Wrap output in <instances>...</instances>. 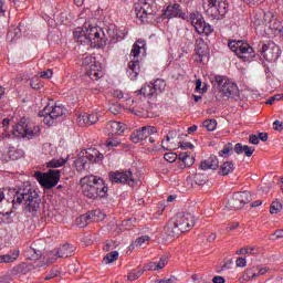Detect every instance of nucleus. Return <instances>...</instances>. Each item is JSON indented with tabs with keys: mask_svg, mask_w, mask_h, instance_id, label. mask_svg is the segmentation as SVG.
<instances>
[{
	"mask_svg": "<svg viewBox=\"0 0 283 283\" xmlns=\"http://www.w3.org/2000/svg\"><path fill=\"white\" fill-rule=\"evenodd\" d=\"M73 36L82 45L99 49L107 45L105 30L92 22V20H86L82 27H77L73 32Z\"/></svg>",
	"mask_w": 283,
	"mask_h": 283,
	"instance_id": "1",
	"label": "nucleus"
},
{
	"mask_svg": "<svg viewBox=\"0 0 283 283\" xmlns=\"http://www.w3.org/2000/svg\"><path fill=\"white\" fill-rule=\"evenodd\" d=\"M13 209L22 207L24 213H36L41 209V198L39 192L32 189L30 185H22L13 190Z\"/></svg>",
	"mask_w": 283,
	"mask_h": 283,
	"instance_id": "2",
	"label": "nucleus"
},
{
	"mask_svg": "<svg viewBox=\"0 0 283 283\" xmlns=\"http://www.w3.org/2000/svg\"><path fill=\"white\" fill-rule=\"evenodd\" d=\"M80 187L85 198L96 200V198H105L109 188L103 178L94 175H88L80 180Z\"/></svg>",
	"mask_w": 283,
	"mask_h": 283,
	"instance_id": "3",
	"label": "nucleus"
},
{
	"mask_svg": "<svg viewBox=\"0 0 283 283\" xmlns=\"http://www.w3.org/2000/svg\"><path fill=\"white\" fill-rule=\"evenodd\" d=\"M196 227V218L187 212H178L168 223L169 235H180L191 231Z\"/></svg>",
	"mask_w": 283,
	"mask_h": 283,
	"instance_id": "4",
	"label": "nucleus"
},
{
	"mask_svg": "<svg viewBox=\"0 0 283 283\" xmlns=\"http://www.w3.org/2000/svg\"><path fill=\"white\" fill-rule=\"evenodd\" d=\"M147 52V42L145 40H137L130 50L129 62L126 74L130 81H136L138 74H140V60L138 56Z\"/></svg>",
	"mask_w": 283,
	"mask_h": 283,
	"instance_id": "5",
	"label": "nucleus"
},
{
	"mask_svg": "<svg viewBox=\"0 0 283 283\" xmlns=\"http://www.w3.org/2000/svg\"><path fill=\"white\" fill-rule=\"evenodd\" d=\"M67 109L63 104H48L40 113L39 116L43 118L44 125L52 127L54 125V120L56 118H61V116H65Z\"/></svg>",
	"mask_w": 283,
	"mask_h": 283,
	"instance_id": "6",
	"label": "nucleus"
},
{
	"mask_svg": "<svg viewBox=\"0 0 283 283\" xmlns=\"http://www.w3.org/2000/svg\"><path fill=\"white\" fill-rule=\"evenodd\" d=\"M228 48L239 56V59H244L245 61H251L255 57V52L248 42L242 40H233L229 42Z\"/></svg>",
	"mask_w": 283,
	"mask_h": 283,
	"instance_id": "7",
	"label": "nucleus"
},
{
	"mask_svg": "<svg viewBox=\"0 0 283 283\" xmlns=\"http://www.w3.org/2000/svg\"><path fill=\"white\" fill-rule=\"evenodd\" d=\"M34 178L44 189H52L61 180V170H49L48 172L36 171Z\"/></svg>",
	"mask_w": 283,
	"mask_h": 283,
	"instance_id": "8",
	"label": "nucleus"
},
{
	"mask_svg": "<svg viewBox=\"0 0 283 283\" xmlns=\"http://www.w3.org/2000/svg\"><path fill=\"white\" fill-rule=\"evenodd\" d=\"M259 52L261 59L268 61V63H275V61H277L282 54V50H280V46L274 42L260 44Z\"/></svg>",
	"mask_w": 283,
	"mask_h": 283,
	"instance_id": "9",
	"label": "nucleus"
},
{
	"mask_svg": "<svg viewBox=\"0 0 283 283\" xmlns=\"http://www.w3.org/2000/svg\"><path fill=\"white\" fill-rule=\"evenodd\" d=\"M83 67L86 72V76L91 81H98L103 76V70L101 63L96 62V57L87 55L83 60Z\"/></svg>",
	"mask_w": 283,
	"mask_h": 283,
	"instance_id": "10",
	"label": "nucleus"
},
{
	"mask_svg": "<svg viewBox=\"0 0 283 283\" xmlns=\"http://www.w3.org/2000/svg\"><path fill=\"white\" fill-rule=\"evenodd\" d=\"M202 8L208 17L217 20L222 19L227 12H229V4L227 3V0H217L213 2L210 7L212 11L207 9L205 1H202Z\"/></svg>",
	"mask_w": 283,
	"mask_h": 283,
	"instance_id": "11",
	"label": "nucleus"
},
{
	"mask_svg": "<svg viewBox=\"0 0 283 283\" xmlns=\"http://www.w3.org/2000/svg\"><path fill=\"white\" fill-rule=\"evenodd\" d=\"M190 21L198 34L209 36V34L213 32V28L211 27V24L205 22V18L199 12L191 13Z\"/></svg>",
	"mask_w": 283,
	"mask_h": 283,
	"instance_id": "12",
	"label": "nucleus"
},
{
	"mask_svg": "<svg viewBox=\"0 0 283 283\" xmlns=\"http://www.w3.org/2000/svg\"><path fill=\"white\" fill-rule=\"evenodd\" d=\"M109 178L112 182H119L122 185L128 184L130 187H134V185H136V180H134V175L129 170L122 172H111Z\"/></svg>",
	"mask_w": 283,
	"mask_h": 283,
	"instance_id": "13",
	"label": "nucleus"
},
{
	"mask_svg": "<svg viewBox=\"0 0 283 283\" xmlns=\"http://www.w3.org/2000/svg\"><path fill=\"white\" fill-rule=\"evenodd\" d=\"M157 132L158 129H156L154 126H144L140 129L133 132L130 139L134 143H140L143 140H147L149 136L156 134Z\"/></svg>",
	"mask_w": 283,
	"mask_h": 283,
	"instance_id": "14",
	"label": "nucleus"
},
{
	"mask_svg": "<svg viewBox=\"0 0 283 283\" xmlns=\"http://www.w3.org/2000/svg\"><path fill=\"white\" fill-rule=\"evenodd\" d=\"M207 56H209V46L205 43V40L197 39L195 43V61L202 63Z\"/></svg>",
	"mask_w": 283,
	"mask_h": 283,
	"instance_id": "15",
	"label": "nucleus"
},
{
	"mask_svg": "<svg viewBox=\"0 0 283 283\" xmlns=\"http://www.w3.org/2000/svg\"><path fill=\"white\" fill-rule=\"evenodd\" d=\"M237 94H238V85H235V83L229 80H226L219 91V101H222V98H233V96Z\"/></svg>",
	"mask_w": 283,
	"mask_h": 283,
	"instance_id": "16",
	"label": "nucleus"
},
{
	"mask_svg": "<svg viewBox=\"0 0 283 283\" xmlns=\"http://www.w3.org/2000/svg\"><path fill=\"white\" fill-rule=\"evenodd\" d=\"M252 197L251 192L243 191V192H237L233 196V199L231 200L232 209H242L247 203L251 202Z\"/></svg>",
	"mask_w": 283,
	"mask_h": 283,
	"instance_id": "17",
	"label": "nucleus"
},
{
	"mask_svg": "<svg viewBox=\"0 0 283 283\" xmlns=\"http://www.w3.org/2000/svg\"><path fill=\"white\" fill-rule=\"evenodd\" d=\"M125 129H127V125L120 122L111 120L106 124V132L112 136H120Z\"/></svg>",
	"mask_w": 283,
	"mask_h": 283,
	"instance_id": "18",
	"label": "nucleus"
},
{
	"mask_svg": "<svg viewBox=\"0 0 283 283\" xmlns=\"http://www.w3.org/2000/svg\"><path fill=\"white\" fill-rule=\"evenodd\" d=\"M164 15L166 19H174L176 17L179 19H186L187 17V14L180 9V4L177 3L168 6L164 12Z\"/></svg>",
	"mask_w": 283,
	"mask_h": 283,
	"instance_id": "19",
	"label": "nucleus"
},
{
	"mask_svg": "<svg viewBox=\"0 0 283 283\" xmlns=\"http://www.w3.org/2000/svg\"><path fill=\"white\" fill-rule=\"evenodd\" d=\"M105 36H106V44L107 41H112V43H116L117 41H120L123 39V32L118 30V28L114 24H111L108 28L104 29Z\"/></svg>",
	"mask_w": 283,
	"mask_h": 283,
	"instance_id": "20",
	"label": "nucleus"
},
{
	"mask_svg": "<svg viewBox=\"0 0 283 283\" xmlns=\"http://www.w3.org/2000/svg\"><path fill=\"white\" fill-rule=\"evenodd\" d=\"M75 251L74 245L66 243L64 245H61L59 249L54 250L55 256L52 258V260H57L59 258H70Z\"/></svg>",
	"mask_w": 283,
	"mask_h": 283,
	"instance_id": "21",
	"label": "nucleus"
},
{
	"mask_svg": "<svg viewBox=\"0 0 283 283\" xmlns=\"http://www.w3.org/2000/svg\"><path fill=\"white\" fill-rule=\"evenodd\" d=\"M220 167V161H218V157L210 156L208 159L202 160L199 165V169L202 171H209V169L216 170Z\"/></svg>",
	"mask_w": 283,
	"mask_h": 283,
	"instance_id": "22",
	"label": "nucleus"
},
{
	"mask_svg": "<svg viewBox=\"0 0 283 283\" xmlns=\"http://www.w3.org/2000/svg\"><path fill=\"white\" fill-rule=\"evenodd\" d=\"M82 156H84L88 163H101L104 158L103 154L96 148H88L85 153H82Z\"/></svg>",
	"mask_w": 283,
	"mask_h": 283,
	"instance_id": "23",
	"label": "nucleus"
},
{
	"mask_svg": "<svg viewBox=\"0 0 283 283\" xmlns=\"http://www.w3.org/2000/svg\"><path fill=\"white\" fill-rule=\"evenodd\" d=\"M41 134V126L36 125L34 122H30L27 119L25 124V137L27 138H34Z\"/></svg>",
	"mask_w": 283,
	"mask_h": 283,
	"instance_id": "24",
	"label": "nucleus"
},
{
	"mask_svg": "<svg viewBox=\"0 0 283 283\" xmlns=\"http://www.w3.org/2000/svg\"><path fill=\"white\" fill-rule=\"evenodd\" d=\"M135 14L137 19L145 21V19H147V15L151 14V11H149V6L146 2L137 3L135 4Z\"/></svg>",
	"mask_w": 283,
	"mask_h": 283,
	"instance_id": "25",
	"label": "nucleus"
},
{
	"mask_svg": "<svg viewBox=\"0 0 283 283\" xmlns=\"http://www.w3.org/2000/svg\"><path fill=\"white\" fill-rule=\"evenodd\" d=\"M25 124H27V119L21 118L19 124L13 126V130H12L13 136H15L17 138H25Z\"/></svg>",
	"mask_w": 283,
	"mask_h": 283,
	"instance_id": "26",
	"label": "nucleus"
},
{
	"mask_svg": "<svg viewBox=\"0 0 283 283\" xmlns=\"http://www.w3.org/2000/svg\"><path fill=\"white\" fill-rule=\"evenodd\" d=\"M167 256H161L158 262H150L146 264V271H160L164 266H167Z\"/></svg>",
	"mask_w": 283,
	"mask_h": 283,
	"instance_id": "27",
	"label": "nucleus"
},
{
	"mask_svg": "<svg viewBox=\"0 0 283 283\" xmlns=\"http://www.w3.org/2000/svg\"><path fill=\"white\" fill-rule=\"evenodd\" d=\"M151 238L149 235H142L137 238L130 245H129V251H134V249H142L147 247V242H149Z\"/></svg>",
	"mask_w": 283,
	"mask_h": 283,
	"instance_id": "28",
	"label": "nucleus"
},
{
	"mask_svg": "<svg viewBox=\"0 0 283 283\" xmlns=\"http://www.w3.org/2000/svg\"><path fill=\"white\" fill-rule=\"evenodd\" d=\"M234 151L235 154H244L248 156V158H251L253 156V151H255L254 147L248 146V145H242V144H235L234 146Z\"/></svg>",
	"mask_w": 283,
	"mask_h": 283,
	"instance_id": "29",
	"label": "nucleus"
},
{
	"mask_svg": "<svg viewBox=\"0 0 283 283\" xmlns=\"http://www.w3.org/2000/svg\"><path fill=\"white\" fill-rule=\"evenodd\" d=\"M20 251L13 250L11 254H3L0 255V264H12V262H15V260L19 259Z\"/></svg>",
	"mask_w": 283,
	"mask_h": 283,
	"instance_id": "30",
	"label": "nucleus"
},
{
	"mask_svg": "<svg viewBox=\"0 0 283 283\" xmlns=\"http://www.w3.org/2000/svg\"><path fill=\"white\" fill-rule=\"evenodd\" d=\"M139 94H143L145 98H151V96H156V88H154V84L147 83L140 88Z\"/></svg>",
	"mask_w": 283,
	"mask_h": 283,
	"instance_id": "31",
	"label": "nucleus"
},
{
	"mask_svg": "<svg viewBox=\"0 0 283 283\" xmlns=\"http://www.w3.org/2000/svg\"><path fill=\"white\" fill-rule=\"evenodd\" d=\"M235 170V165L232 161H226L220 166L219 174L221 176H229Z\"/></svg>",
	"mask_w": 283,
	"mask_h": 283,
	"instance_id": "32",
	"label": "nucleus"
},
{
	"mask_svg": "<svg viewBox=\"0 0 283 283\" xmlns=\"http://www.w3.org/2000/svg\"><path fill=\"white\" fill-rule=\"evenodd\" d=\"M76 226L80 228V229H83L85 227H87V224H90V222H92V213L88 212V213H85V214H82L77 219H76Z\"/></svg>",
	"mask_w": 283,
	"mask_h": 283,
	"instance_id": "33",
	"label": "nucleus"
},
{
	"mask_svg": "<svg viewBox=\"0 0 283 283\" xmlns=\"http://www.w3.org/2000/svg\"><path fill=\"white\" fill-rule=\"evenodd\" d=\"M65 163H67V158H65V159H63V158H59V159L54 158V159H52V160H50L48 163V167H49V169H56L59 167H63V165H65Z\"/></svg>",
	"mask_w": 283,
	"mask_h": 283,
	"instance_id": "34",
	"label": "nucleus"
},
{
	"mask_svg": "<svg viewBox=\"0 0 283 283\" xmlns=\"http://www.w3.org/2000/svg\"><path fill=\"white\" fill-rule=\"evenodd\" d=\"M155 90V94H158V92H165V88L167 87V83L165 80L157 78L154 83H151Z\"/></svg>",
	"mask_w": 283,
	"mask_h": 283,
	"instance_id": "35",
	"label": "nucleus"
},
{
	"mask_svg": "<svg viewBox=\"0 0 283 283\" xmlns=\"http://www.w3.org/2000/svg\"><path fill=\"white\" fill-rule=\"evenodd\" d=\"M76 123L80 127L90 126V118L87 117V113H81L76 118Z\"/></svg>",
	"mask_w": 283,
	"mask_h": 283,
	"instance_id": "36",
	"label": "nucleus"
},
{
	"mask_svg": "<svg viewBox=\"0 0 283 283\" xmlns=\"http://www.w3.org/2000/svg\"><path fill=\"white\" fill-rule=\"evenodd\" d=\"M174 143H171V139L165 136V139L161 140V149L163 151H171L174 149Z\"/></svg>",
	"mask_w": 283,
	"mask_h": 283,
	"instance_id": "37",
	"label": "nucleus"
},
{
	"mask_svg": "<svg viewBox=\"0 0 283 283\" xmlns=\"http://www.w3.org/2000/svg\"><path fill=\"white\" fill-rule=\"evenodd\" d=\"M42 151L45 156H54L56 148L52 144L46 143L43 145Z\"/></svg>",
	"mask_w": 283,
	"mask_h": 283,
	"instance_id": "38",
	"label": "nucleus"
},
{
	"mask_svg": "<svg viewBox=\"0 0 283 283\" xmlns=\"http://www.w3.org/2000/svg\"><path fill=\"white\" fill-rule=\"evenodd\" d=\"M118 260V251H113L104 256L105 264H112Z\"/></svg>",
	"mask_w": 283,
	"mask_h": 283,
	"instance_id": "39",
	"label": "nucleus"
},
{
	"mask_svg": "<svg viewBox=\"0 0 283 283\" xmlns=\"http://www.w3.org/2000/svg\"><path fill=\"white\" fill-rule=\"evenodd\" d=\"M85 165H87V160L85 159L84 155H82L75 160V167L77 171H83V169H85Z\"/></svg>",
	"mask_w": 283,
	"mask_h": 283,
	"instance_id": "40",
	"label": "nucleus"
},
{
	"mask_svg": "<svg viewBox=\"0 0 283 283\" xmlns=\"http://www.w3.org/2000/svg\"><path fill=\"white\" fill-rule=\"evenodd\" d=\"M231 149H233V145H224L223 148L219 151V156H221V158H229V156L231 155Z\"/></svg>",
	"mask_w": 283,
	"mask_h": 283,
	"instance_id": "41",
	"label": "nucleus"
},
{
	"mask_svg": "<svg viewBox=\"0 0 283 283\" xmlns=\"http://www.w3.org/2000/svg\"><path fill=\"white\" fill-rule=\"evenodd\" d=\"M203 127H206L208 132H216V127H218V122H216V119H207L203 122Z\"/></svg>",
	"mask_w": 283,
	"mask_h": 283,
	"instance_id": "42",
	"label": "nucleus"
},
{
	"mask_svg": "<svg viewBox=\"0 0 283 283\" xmlns=\"http://www.w3.org/2000/svg\"><path fill=\"white\" fill-rule=\"evenodd\" d=\"M8 155L11 160H19V158H21V156H23V151L15 150L14 147H12V148H10Z\"/></svg>",
	"mask_w": 283,
	"mask_h": 283,
	"instance_id": "43",
	"label": "nucleus"
},
{
	"mask_svg": "<svg viewBox=\"0 0 283 283\" xmlns=\"http://www.w3.org/2000/svg\"><path fill=\"white\" fill-rule=\"evenodd\" d=\"M143 273H144L143 269L134 270L130 273H128V280L130 282H134L135 280H138V277H140V275H143Z\"/></svg>",
	"mask_w": 283,
	"mask_h": 283,
	"instance_id": "44",
	"label": "nucleus"
},
{
	"mask_svg": "<svg viewBox=\"0 0 283 283\" xmlns=\"http://www.w3.org/2000/svg\"><path fill=\"white\" fill-rule=\"evenodd\" d=\"M282 211V203L280 201H273L270 207V213L275 214Z\"/></svg>",
	"mask_w": 283,
	"mask_h": 283,
	"instance_id": "45",
	"label": "nucleus"
},
{
	"mask_svg": "<svg viewBox=\"0 0 283 283\" xmlns=\"http://www.w3.org/2000/svg\"><path fill=\"white\" fill-rule=\"evenodd\" d=\"M108 111L111 112V114H114L116 116L117 114H120L123 112V107L120 106V104H111Z\"/></svg>",
	"mask_w": 283,
	"mask_h": 283,
	"instance_id": "46",
	"label": "nucleus"
},
{
	"mask_svg": "<svg viewBox=\"0 0 283 283\" xmlns=\"http://www.w3.org/2000/svg\"><path fill=\"white\" fill-rule=\"evenodd\" d=\"M87 117H88V125H96V123H98L99 120V115L98 113H87Z\"/></svg>",
	"mask_w": 283,
	"mask_h": 283,
	"instance_id": "47",
	"label": "nucleus"
},
{
	"mask_svg": "<svg viewBox=\"0 0 283 283\" xmlns=\"http://www.w3.org/2000/svg\"><path fill=\"white\" fill-rule=\"evenodd\" d=\"M177 158H178V155H176V153H167L164 155V159L167 163H176Z\"/></svg>",
	"mask_w": 283,
	"mask_h": 283,
	"instance_id": "48",
	"label": "nucleus"
},
{
	"mask_svg": "<svg viewBox=\"0 0 283 283\" xmlns=\"http://www.w3.org/2000/svg\"><path fill=\"white\" fill-rule=\"evenodd\" d=\"M91 213V219L92 218H97L96 220H104L105 219V213H103L101 210H95L94 212Z\"/></svg>",
	"mask_w": 283,
	"mask_h": 283,
	"instance_id": "49",
	"label": "nucleus"
},
{
	"mask_svg": "<svg viewBox=\"0 0 283 283\" xmlns=\"http://www.w3.org/2000/svg\"><path fill=\"white\" fill-rule=\"evenodd\" d=\"M195 85H196L195 92H198L199 94H205L207 92V90L202 88L201 80H197Z\"/></svg>",
	"mask_w": 283,
	"mask_h": 283,
	"instance_id": "50",
	"label": "nucleus"
},
{
	"mask_svg": "<svg viewBox=\"0 0 283 283\" xmlns=\"http://www.w3.org/2000/svg\"><path fill=\"white\" fill-rule=\"evenodd\" d=\"M119 145H120V139L118 138L108 139L106 142V147H118Z\"/></svg>",
	"mask_w": 283,
	"mask_h": 283,
	"instance_id": "51",
	"label": "nucleus"
},
{
	"mask_svg": "<svg viewBox=\"0 0 283 283\" xmlns=\"http://www.w3.org/2000/svg\"><path fill=\"white\" fill-rule=\"evenodd\" d=\"M52 70L42 71L39 73L40 78H51L53 76Z\"/></svg>",
	"mask_w": 283,
	"mask_h": 283,
	"instance_id": "52",
	"label": "nucleus"
},
{
	"mask_svg": "<svg viewBox=\"0 0 283 283\" xmlns=\"http://www.w3.org/2000/svg\"><path fill=\"white\" fill-rule=\"evenodd\" d=\"M283 98V95L282 94H276L272 97H270L268 101H266V105H273V103H275V101H282Z\"/></svg>",
	"mask_w": 283,
	"mask_h": 283,
	"instance_id": "53",
	"label": "nucleus"
},
{
	"mask_svg": "<svg viewBox=\"0 0 283 283\" xmlns=\"http://www.w3.org/2000/svg\"><path fill=\"white\" fill-rule=\"evenodd\" d=\"M235 264L239 269H244V266H247V259L238 258Z\"/></svg>",
	"mask_w": 283,
	"mask_h": 283,
	"instance_id": "54",
	"label": "nucleus"
},
{
	"mask_svg": "<svg viewBox=\"0 0 283 283\" xmlns=\"http://www.w3.org/2000/svg\"><path fill=\"white\" fill-rule=\"evenodd\" d=\"M249 143H251V145H259L260 144V137L256 136V135H250Z\"/></svg>",
	"mask_w": 283,
	"mask_h": 283,
	"instance_id": "55",
	"label": "nucleus"
},
{
	"mask_svg": "<svg viewBox=\"0 0 283 283\" xmlns=\"http://www.w3.org/2000/svg\"><path fill=\"white\" fill-rule=\"evenodd\" d=\"M280 238H283V230H276V231L271 235V240H280Z\"/></svg>",
	"mask_w": 283,
	"mask_h": 283,
	"instance_id": "56",
	"label": "nucleus"
},
{
	"mask_svg": "<svg viewBox=\"0 0 283 283\" xmlns=\"http://www.w3.org/2000/svg\"><path fill=\"white\" fill-rule=\"evenodd\" d=\"M193 163H195L193 157H191V155H189L188 158L182 163V165L186 167H191V165H193Z\"/></svg>",
	"mask_w": 283,
	"mask_h": 283,
	"instance_id": "57",
	"label": "nucleus"
},
{
	"mask_svg": "<svg viewBox=\"0 0 283 283\" xmlns=\"http://www.w3.org/2000/svg\"><path fill=\"white\" fill-rule=\"evenodd\" d=\"M180 147H181V149H193L195 148L193 144H191L189 142L181 143Z\"/></svg>",
	"mask_w": 283,
	"mask_h": 283,
	"instance_id": "58",
	"label": "nucleus"
},
{
	"mask_svg": "<svg viewBox=\"0 0 283 283\" xmlns=\"http://www.w3.org/2000/svg\"><path fill=\"white\" fill-rule=\"evenodd\" d=\"M6 0H0V17H3V14H6Z\"/></svg>",
	"mask_w": 283,
	"mask_h": 283,
	"instance_id": "59",
	"label": "nucleus"
},
{
	"mask_svg": "<svg viewBox=\"0 0 283 283\" xmlns=\"http://www.w3.org/2000/svg\"><path fill=\"white\" fill-rule=\"evenodd\" d=\"M195 182L197 185H205V178H202V175H196L195 176Z\"/></svg>",
	"mask_w": 283,
	"mask_h": 283,
	"instance_id": "60",
	"label": "nucleus"
},
{
	"mask_svg": "<svg viewBox=\"0 0 283 283\" xmlns=\"http://www.w3.org/2000/svg\"><path fill=\"white\" fill-rule=\"evenodd\" d=\"M247 275L250 280H253L255 277H260V275H258V273H253V270H247Z\"/></svg>",
	"mask_w": 283,
	"mask_h": 283,
	"instance_id": "61",
	"label": "nucleus"
},
{
	"mask_svg": "<svg viewBox=\"0 0 283 283\" xmlns=\"http://www.w3.org/2000/svg\"><path fill=\"white\" fill-rule=\"evenodd\" d=\"M189 153L179 154V160L184 164L189 158Z\"/></svg>",
	"mask_w": 283,
	"mask_h": 283,
	"instance_id": "62",
	"label": "nucleus"
},
{
	"mask_svg": "<svg viewBox=\"0 0 283 283\" xmlns=\"http://www.w3.org/2000/svg\"><path fill=\"white\" fill-rule=\"evenodd\" d=\"M56 275H59V271L54 270L52 271L50 274H48L44 280H52L53 277H56Z\"/></svg>",
	"mask_w": 283,
	"mask_h": 283,
	"instance_id": "63",
	"label": "nucleus"
},
{
	"mask_svg": "<svg viewBox=\"0 0 283 283\" xmlns=\"http://www.w3.org/2000/svg\"><path fill=\"white\" fill-rule=\"evenodd\" d=\"M212 282H213V283H224L226 280H224V277H222V276H214V277L212 279Z\"/></svg>",
	"mask_w": 283,
	"mask_h": 283,
	"instance_id": "64",
	"label": "nucleus"
}]
</instances>
